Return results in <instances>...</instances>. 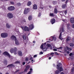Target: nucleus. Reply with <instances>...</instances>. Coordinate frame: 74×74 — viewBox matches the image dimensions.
<instances>
[{
  "mask_svg": "<svg viewBox=\"0 0 74 74\" xmlns=\"http://www.w3.org/2000/svg\"><path fill=\"white\" fill-rule=\"evenodd\" d=\"M45 45H46V42L44 44H42L40 46V48L43 49V51H45L48 49V47H46L45 48H44V47H45Z\"/></svg>",
  "mask_w": 74,
  "mask_h": 74,
  "instance_id": "f257e3e1",
  "label": "nucleus"
},
{
  "mask_svg": "<svg viewBox=\"0 0 74 74\" xmlns=\"http://www.w3.org/2000/svg\"><path fill=\"white\" fill-rule=\"evenodd\" d=\"M8 34L7 33H2L1 34V36L2 38H6L8 37Z\"/></svg>",
  "mask_w": 74,
  "mask_h": 74,
  "instance_id": "f03ea898",
  "label": "nucleus"
},
{
  "mask_svg": "<svg viewBox=\"0 0 74 74\" xmlns=\"http://www.w3.org/2000/svg\"><path fill=\"white\" fill-rule=\"evenodd\" d=\"M7 16L8 19H11L13 18V14L11 13H8L7 14Z\"/></svg>",
  "mask_w": 74,
  "mask_h": 74,
  "instance_id": "7ed1b4c3",
  "label": "nucleus"
},
{
  "mask_svg": "<svg viewBox=\"0 0 74 74\" xmlns=\"http://www.w3.org/2000/svg\"><path fill=\"white\" fill-rule=\"evenodd\" d=\"M60 66V63H59L58 64L57 66V69H58V70H59V71H62L63 70V68L62 67H60L59 69V67Z\"/></svg>",
  "mask_w": 74,
  "mask_h": 74,
  "instance_id": "20e7f679",
  "label": "nucleus"
},
{
  "mask_svg": "<svg viewBox=\"0 0 74 74\" xmlns=\"http://www.w3.org/2000/svg\"><path fill=\"white\" fill-rule=\"evenodd\" d=\"M21 27L22 28L23 30H24V31H29V27H27L25 26L24 28V27L21 26Z\"/></svg>",
  "mask_w": 74,
  "mask_h": 74,
  "instance_id": "39448f33",
  "label": "nucleus"
},
{
  "mask_svg": "<svg viewBox=\"0 0 74 74\" xmlns=\"http://www.w3.org/2000/svg\"><path fill=\"white\" fill-rule=\"evenodd\" d=\"M29 8H26L25 9L24 12V14H27V13L29 12Z\"/></svg>",
  "mask_w": 74,
  "mask_h": 74,
  "instance_id": "423d86ee",
  "label": "nucleus"
},
{
  "mask_svg": "<svg viewBox=\"0 0 74 74\" xmlns=\"http://www.w3.org/2000/svg\"><path fill=\"white\" fill-rule=\"evenodd\" d=\"M8 9L9 11H13L15 10V7L14 6H10L8 7Z\"/></svg>",
  "mask_w": 74,
  "mask_h": 74,
  "instance_id": "0eeeda50",
  "label": "nucleus"
},
{
  "mask_svg": "<svg viewBox=\"0 0 74 74\" xmlns=\"http://www.w3.org/2000/svg\"><path fill=\"white\" fill-rule=\"evenodd\" d=\"M3 54L4 55H7L8 57L10 58V55L9 53L7 51H5L3 53Z\"/></svg>",
  "mask_w": 74,
  "mask_h": 74,
  "instance_id": "6e6552de",
  "label": "nucleus"
},
{
  "mask_svg": "<svg viewBox=\"0 0 74 74\" xmlns=\"http://www.w3.org/2000/svg\"><path fill=\"white\" fill-rule=\"evenodd\" d=\"M13 50L14 51V53L15 55H16L17 53V48L16 47H14V48Z\"/></svg>",
  "mask_w": 74,
  "mask_h": 74,
  "instance_id": "1a4fd4ad",
  "label": "nucleus"
},
{
  "mask_svg": "<svg viewBox=\"0 0 74 74\" xmlns=\"http://www.w3.org/2000/svg\"><path fill=\"white\" fill-rule=\"evenodd\" d=\"M34 28V26L33 25L31 24L29 26V30H32Z\"/></svg>",
  "mask_w": 74,
  "mask_h": 74,
  "instance_id": "9d476101",
  "label": "nucleus"
},
{
  "mask_svg": "<svg viewBox=\"0 0 74 74\" xmlns=\"http://www.w3.org/2000/svg\"><path fill=\"white\" fill-rule=\"evenodd\" d=\"M30 66H27L26 68L24 70L25 72H27V70H29V69H30Z\"/></svg>",
  "mask_w": 74,
  "mask_h": 74,
  "instance_id": "9b49d317",
  "label": "nucleus"
},
{
  "mask_svg": "<svg viewBox=\"0 0 74 74\" xmlns=\"http://www.w3.org/2000/svg\"><path fill=\"white\" fill-rule=\"evenodd\" d=\"M11 38V39H12V40H14L15 41L16 40V37L14 35L12 36Z\"/></svg>",
  "mask_w": 74,
  "mask_h": 74,
  "instance_id": "f8f14e48",
  "label": "nucleus"
},
{
  "mask_svg": "<svg viewBox=\"0 0 74 74\" xmlns=\"http://www.w3.org/2000/svg\"><path fill=\"white\" fill-rule=\"evenodd\" d=\"M55 22V19L54 18H52L51 19V22L52 24H53Z\"/></svg>",
  "mask_w": 74,
  "mask_h": 74,
  "instance_id": "ddd939ff",
  "label": "nucleus"
},
{
  "mask_svg": "<svg viewBox=\"0 0 74 74\" xmlns=\"http://www.w3.org/2000/svg\"><path fill=\"white\" fill-rule=\"evenodd\" d=\"M70 21H71V23H74V18L72 17L70 19Z\"/></svg>",
  "mask_w": 74,
  "mask_h": 74,
  "instance_id": "4468645a",
  "label": "nucleus"
},
{
  "mask_svg": "<svg viewBox=\"0 0 74 74\" xmlns=\"http://www.w3.org/2000/svg\"><path fill=\"white\" fill-rule=\"evenodd\" d=\"M6 27L7 29H10L11 27V26L9 25V24L7 23L6 25Z\"/></svg>",
  "mask_w": 74,
  "mask_h": 74,
  "instance_id": "2eb2a0df",
  "label": "nucleus"
},
{
  "mask_svg": "<svg viewBox=\"0 0 74 74\" xmlns=\"http://www.w3.org/2000/svg\"><path fill=\"white\" fill-rule=\"evenodd\" d=\"M33 8L34 10H37V6L36 5H33Z\"/></svg>",
  "mask_w": 74,
  "mask_h": 74,
  "instance_id": "dca6fc26",
  "label": "nucleus"
},
{
  "mask_svg": "<svg viewBox=\"0 0 74 74\" xmlns=\"http://www.w3.org/2000/svg\"><path fill=\"white\" fill-rule=\"evenodd\" d=\"M74 71V68L73 67L71 69V72L70 73V74H73Z\"/></svg>",
  "mask_w": 74,
  "mask_h": 74,
  "instance_id": "f3484780",
  "label": "nucleus"
},
{
  "mask_svg": "<svg viewBox=\"0 0 74 74\" xmlns=\"http://www.w3.org/2000/svg\"><path fill=\"white\" fill-rule=\"evenodd\" d=\"M15 42L16 45H19V42L17 40V39H16L15 40Z\"/></svg>",
  "mask_w": 74,
  "mask_h": 74,
  "instance_id": "a211bd4d",
  "label": "nucleus"
},
{
  "mask_svg": "<svg viewBox=\"0 0 74 74\" xmlns=\"http://www.w3.org/2000/svg\"><path fill=\"white\" fill-rule=\"evenodd\" d=\"M14 49L12 48L10 50V52L11 53H12L13 52H14Z\"/></svg>",
  "mask_w": 74,
  "mask_h": 74,
  "instance_id": "6ab92c4d",
  "label": "nucleus"
},
{
  "mask_svg": "<svg viewBox=\"0 0 74 74\" xmlns=\"http://www.w3.org/2000/svg\"><path fill=\"white\" fill-rule=\"evenodd\" d=\"M14 65L13 64H11L8 65L7 67H9L10 68V67H14Z\"/></svg>",
  "mask_w": 74,
  "mask_h": 74,
  "instance_id": "aec40b11",
  "label": "nucleus"
},
{
  "mask_svg": "<svg viewBox=\"0 0 74 74\" xmlns=\"http://www.w3.org/2000/svg\"><path fill=\"white\" fill-rule=\"evenodd\" d=\"M61 36H62V32H61L60 34L59 38L60 39V40H63V39L62 38Z\"/></svg>",
  "mask_w": 74,
  "mask_h": 74,
  "instance_id": "412c9836",
  "label": "nucleus"
},
{
  "mask_svg": "<svg viewBox=\"0 0 74 74\" xmlns=\"http://www.w3.org/2000/svg\"><path fill=\"white\" fill-rule=\"evenodd\" d=\"M31 4H32V2H31L30 1H29L27 3V5L28 6H29Z\"/></svg>",
  "mask_w": 74,
  "mask_h": 74,
  "instance_id": "4be33fe9",
  "label": "nucleus"
},
{
  "mask_svg": "<svg viewBox=\"0 0 74 74\" xmlns=\"http://www.w3.org/2000/svg\"><path fill=\"white\" fill-rule=\"evenodd\" d=\"M32 71H33V69L32 68H31L30 69V71L27 74H31V73H32Z\"/></svg>",
  "mask_w": 74,
  "mask_h": 74,
  "instance_id": "5701e85b",
  "label": "nucleus"
},
{
  "mask_svg": "<svg viewBox=\"0 0 74 74\" xmlns=\"http://www.w3.org/2000/svg\"><path fill=\"white\" fill-rule=\"evenodd\" d=\"M66 48L68 51H71L72 49L68 47H66Z\"/></svg>",
  "mask_w": 74,
  "mask_h": 74,
  "instance_id": "b1692460",
  "label": "nucleus"
},
{
  "mask_svg": "<svg viewBox=\"0 0 74 74\" xmlns=\"http://www.w3.org/2000/svg\"><path fill=\"white\" fill-rule=\"evenodd\" d=\"M66 4H63L62 5V8H66Z\"/></svg>",
  "mask_w": 74,
  "mask_h": 74,
  "instance_id": "393cba45",
  "label": "nucleus"
},
{
  "mask_svg": "<svg viewBox=\"0 0 74 74\" xmlns=\"http://www.w3.org/2000/svg\"><path fill=\"white\" fill-rule=\"evenodd\" d=\"M18 54L19 56H22V53L21 51L18 52Z\"/></svg>",
  "mask_w": 74,
  "mask_h": 74,
  "instance_id": "a878e982",
  "label": "nucleus"
},
{
  "mask_svg": "<svg viewBox=\"0 0 74 74\" xmlns=\"http://www.w3.org/2000/svg\"><path fill=\"white\" fill-rule=\"evenodd\" d=\"M32 19V16H30L28 17V20L29 21H30Z\"/></svg>",
  "mask_w": 74,
  "mask_h": 74,
  "instance_id": "bb28decb",
  "label": "nucleus"
},
{
  "mask_svg": "<svg viewBox=\"0 0 74 74\" xmlns=\"http://www.w3.org/2000/svg\"><path fill=\"white\" fill-rule=\"evenodd\" d=\"M70 40H71V38L69 37H68L66 39L67 41H70Z\"/></svg>",
  "mask_w": 74,
  "mask_h": 74,
  "instance_id": "cd10ccee",
  "label": "nucleus"
},
{
  "mask_svg": "<svg viewBox=\"0 0 74 74\" xmlns=\"http://www.w3.org/2000/svg\"><path fill=\"white\" fill-rule=\"evenodd\" d=\"M23 38L24 40H26V36L24 35L23 36Z\"/></svg>",
  "mask_w": 74,
  "mask_h": 74,
  "instance_id": "c85d7f7f",
  "label": "nucleus"
},
{
  "mask_svg": "<svg viewBox=\"0 0 74 74\" xmlns=\"http://www.w3.org/2000/svg\"><path fill=\"white\" fill-rule=\"evenodd\" d=\"M53 40H54V41H56V38L55 37V36H54L52 37Z\"/></svg>",
  "mask_w": 74,
  "mask_h": 74,
  "instance_id": "c756f323",
  "label": "nucleus"
},
{
  "mask_svg": "<svg viewBox=\"0 0 74 74\" xmlns=\"http://www.w3.org/2000/svg\"><path fill=\"white\" fill-rule=\"evenodd\" d=\"M54 13L55 14H57L58 13V10H57V9H55L54 10Z\"/></svg>",
  "mask_w": 74,
  "mask_h": 74,
  "instance_id": "7c9ffc66",
  "label": "nucleus"
},
{
  "mask_svg": "<svg viewBox=\"0 0 74 74\" xmlns=\"http://www.w3.org/2000/svg\"><path fill=\"white\" fill-rule=\"evenodd\" d=\"M64 31V29H63V28L62 27L61 28V29H60V32H63Z\"/></svg>",
  "mask_w": 74,
  "mask_h": 74,
  "instance_id": "2f4dec72",
  "label": "nucleus"
},
{
  "mask_svg": "<svg viewBox=\"0 0 74 74\" xmlns=\"http://www.w3.org/2000/svg\"><path fill=\"white\" fill-rule=\"evenodd\" d=\"M21 62L18 61H16L15 62V63L16 64H18H18H20V63Z\"/></svg>",
  "mask_w": 74,
  "mask_h": 74,
  "instance_id": "473e14b6",
  "label": "nucleus"
},
{
  "mask_svg": "<svg viewBox=\"0 0 74 74\" xmlns=\"http://www.w3.org/2000/svg\"><path fill=\"white\" fill-rule=\"evenodd\" d=\"M25 60V61H28V60H29V58L27 57H26Z\"/></svg>",
  "mask_w": 74,
  "mask_h": 74,
  "instance_id": "72a5a7b5",
  "label": "nucleus"
},
{
  "mask_svg": "<svg viewBox=\"0 0 74 74\" xmlns=\"http://www.w3.org/2000/svg\"><path fill=\"white\" fill-rule=\"evenodd\" d=\"M46 45L48 47H51V45H50V44H48V43Z\"/></svg>",
  "mask_w": 74,
  "mask_h": 74,
  "instance_id": "f704fd0d",
  "label": "nucleus"
},
{
  "mask_svg": "<svg viewBox=\"0 0 74 74\" xmlns=\"http://www.w3.org/2000/svg\"><path fill=\"white\" fill-rule=\"evenodd\" d=\"M49 15L51 16H53V13H50Z\"/></svg>",
  "mask_w": 74,
  "mask_h": 74,
  "instance_id": "c9c22d12",
  "label": "nucleus"
},
{
  "mask_svg": "<svg viewBox=\"0 0 74 74\" xmlns=\"http://www.w3.org/2000/svg\"><path fill=\"white\" fill-rule=\"evenodd\" d=\"M21 4L20 3H17V5L18 6H21Z\"/></svg>",
  "mask_w": 74,
  "mask_h": 74,
  "instance_id": "e433bc0d",
  "label": "nucleus"
},
{
  "mask_svg": "<svg viewBox=\"0 0 74 74\" xmlns=\"http://www.w3.org/2000/svg\"><path fill=\"white\" fill-rule=\"evenodd\" d=\"M70 47H73L74 46V44L73 43H71L70 44Z\"/></svg>",
  "mask_w": 74,
  "mask_h": 74,
  "instance_id": "4c0bfd02",
  "label": "nucleus"
},
{
  "mask_svg": "<svg viewBox=\"0 0 74 74\" xmlns=\"http://www.w3.org/2000/svg\"><path fill=\"white\" fill-rule=\"evenodd\" d=\"M56 48V49H63V47H60L58 48Z\"/></svg>",
  "mask_w": 74,
  "mask_h": 74,
  "instance_id": "58836bf2",
  "label": "nucleus"
},
{
  "mask_svg": "<svg viewBox=\"0 0 74 74\" xmlns=\"http://www.w3.org/2000/svg\"><path fill=\"white\" fill-rule=\"evenodd\" d=\"M55 73H56V74H58V73H59V71L57 70V71H56Z\"/></svg>",
  "mask_w": 74,
  "mask_h": 74,
  "instance_id": "ea45409f",
  "label": "nucleus"
},
{
  "mask_svg": "<svg viewBox=\"0 0 74 74\" xmlns=\"http://www.w3.org/2000/svg\"><path fill=\"white\" fill-rule=\"evenodd\" d=\"M22 23H23V22H26V20L24 19L22 21Z\"/></svg>",
  "mask_w": 74,
  "mask_h": 74,
  "instance_id": "a19ab883",
  "label": "nucleus"
},
{
  "mask_svg": "<svg viewBox=\"0 0 74 74\" xmlns=\"http://www.w3.org/2000/svg\"><path fill=\"white\" fill-rule=\"evenodd\" d=\"M43 53V52H42V51H41L39 53V55H42Z\"/></svg>",
  "mask_w": 74,
  "mask_h": 74,
  "instance_id": "79ce46f5",
  "label": "nucleus"
},
{
  "mask_svg": "<svg viewBox=\"0 0 74 74\" xmlns=\"http://www.w3.org/2000/svg\"><path fill=\"white\" fill-rule=\"evenodd\" d=\"M64 13V14L66 15V14H67V10H66L65 11Z\"/></svg>",
  "mask_w": 74,
  "mask_h": 74,
  "instance_id": "37998d69",
  "label": "nucleus"
},
{
  "mask_svg": "<svg viewBox=\"0 0 74 74\" xmlns=\"http://www.w3.org/2000/svg\"><path fill=\"white\" fill-rule=\"evenodd\" d=\"M62 21H63L64 22H66V20L63 19L62 20Z\"/></svg>",
  "mask_w": 74,
  "mask_h": 74,
  "instance_id": "c03bdc74",
  "label": "nucleus"
},
{
  "mask_svg": "<svg viewBox=\"0 0 74 74\" xmlns=\"http://www.w3.org/2000/svg\"><path fill=\"white\" fill-rule=\"evenodd\" d=\"M55 54H56V55H59V54H58V53L56 52H55Z\"/></svg>",
  "mask_w": 74,
  "mask_h": 74,
  "instance_id": "a18cd8bd",
  "label": "nucleus"
},
{
  "mask_svg": "<svg viewBox=\"0 0 74 74\" xmlns=\"http://www.w3.org/2000/svg\"><path fill=\"white\" fill-rule=\"evenodd\" d=\"M10 3L12 4H14V2H10Z\"/></svg>",
  "mask_w": 74,
  "mask_h": 74,
  "instance_id": "49530a36",
  "label": "nucleus"
},
{
  "mask_svg": "<svg viewBox=\"0 0 74 74\" xmlns=\"http://www.w3.org/2000/svg\"><path fill=\"white\" fill-rule=\"evenodd\" d=\"M72 27L73 28H74V23L72 25Z\"/></svg>",
  "mask_w": 74,
  "mask_h": 74,
  "instance_id": "de8ad7c7",
  "label": "nucleus"
},
{
  "mask_svg": "<svg viewBox=\"0 0 74 74\" xmlns=\"http://www.w3.org/2000/svg\"><path fill=\"white\" fill-rule=\"evenodd\" d=\"M53 50L54 51H57V49H53Z\"/></svg>",
  "mask_w": 74,
  "mask_h": 74,
  "instance_id": "09e8293b",
  "label": "nucleus"
},
{
  "mask_svg": "<svg viewBox=\"0 0 74 74\" xmlns=\"http://www.w3.org/2000/svg\"><path fill=\"white\" fill-rule=\"evenodd\" d=\"M69 25H67V28L68 29H70V27H69Z\"/></svg>",
  "mask_w": 74,
  "mask_h": 74,
  "instance_id": "8fccbe9b",
  "label": "nucleus"
},
{
  "mask_svg": "<svg viewBox=\"0 0 74 74\" xmlns=\"http://www.w3.org/2000/svg\"><path fill=\"white\" fill-rule=\"evenodd\" d=\"M51 55H54V53H51L50 54Z\"/></svg>",
  "mask_w": 74,
  "mask_h": 74,
  "instance_id": "3c124183",
  "label": "nucleus"
},
{
  "mask_svg": "<svg viewBox=\"0 0 74 74\" xmlns=\"http://www.w3.org/2000/svg\"><path fill=\"white\" fill-rule=\"evenodd\" d=\"M41 13H39V15H38V16H39V17L40 16H41Z\"/></svg>",
  "mask_w": 74,
  "mask_h": 74,
  "instance_id": "603ef678",
  "label": "nucleus"
},
{
  "mask_svg": "<svg viewBox=\"0 0 74 74\" xmlns=\"http://www.w3.org/2000/svg\"><path fill=\"white\" fill-rule=\"evenodd\" d=\"M67 53H68V54H69V53H70V51H68L66 52Z\"/></svg>",
  "mask_w": 74,
  "mask_h": 74,
  "instance_id": "864d4df0",
  "label": "nucleus"
},
{
  "mask_svg": "<svg viewBox=\"0 0 74 74\" xmlns=\"http://www.w3.org/2000/svg\"><path fill=\"white\" fill-rule=\"evenodd\" d=\"M25 62H23V65H25Z\"/></svg>",
  "mask_w": 74,
  "mask_h": 74,
  "instance_id": "5fc2aeb1",
  "label": "nucleus"
},
{
  "mask_svg": "<svg viewBox=\"0 0 74 74\" xmlns=\"http://www.w3.org/2000/svg\"><path fill=\"white\" fill-rule=\"evenodd\" d=\"M37 56V55H35L34 56V58H36V57Z\"/></svg>",
  "mask_w": 74,
  "mask_h": 74,
  "instance_id": "6e6d98bb",
  "label": "nucleus"
},
{
  "mask_svg": "<svg viewBox=\"0 0 74 74\" xmlns=\"http://www.w3.org/2000/svg\"><path fill=\"white\" fill-rule=\"evenodd\" d=\"M58 49V51H59V52H62L61 51H60V49Z\"/></svg>",
  "mask_w": 74,
  "mask_h": 74,
  "instance_id": "4d7b16f0",
  "label": "nucleus"
},
{
  "mask_svg": "<svg viewBox=\"0 0 74 74\" xmlns=\"http://www.w3.org/2000/svg\"><path fill=\"white\" fill-rule=\"evenodd\" d=\"M18 71H19V70H16V71L15 72V73H16V72H18Z\"/></svg>",
  "mask_w": 74,
  "mask_h": 74,
  "instance_id": "13d9d810",
  "label": "nucleus"
},
{
  "mask_svg": "<svg viewBox=\"0 0 74 74\" xmlns=\"http://www.w3.org/2000/svg\"><path fill=\"white\" fill-rule=\"evenodd\" d=\"M71 55H72V53H71L69 54V56H71Z\"/></svg>",
  "mask_w": 74,
  "mask_h": 74,
  "instance_id": "bf43d9fd",
  "label": "nucleus"
},
{
  "mask_svg": "<svg viewBox=\"0 0 74 74\" xmlns=\"http://www.w3.org/2000/svg\"><path fill=\"white\" fill-rule=\"evenodd\" d=\"M32 59H33V58L32 57H31L30 59L29 60H32Z\"/></svg>",
  "mask_w": 74,
  "mask_h": 74,
  "instance_id": "052dcab7",
  "label": "nucleus"
},
{
  "mask_svg": "<svg viewBox=\"0 0 74 74\" xmlns=\"http://www.w3.org/2000/svg\"><path fill=\"white\" fill-rule=\"evenodd\" d=\"M49 60H50V59H51V57H49Z\"/></svg>",
  "mask_w": 74,
  "mask_h": 74,
  "instance_id": "680f3d73",
  "label": "nucleus"
},
{
  "mask_svg": "<svg viewBox=\"0 0 74 74\" xmlns=\"http://www.w3.org/2000/svg\"><path fill=\"white\" fill-rule=\"evenodd\" d=\"M68 2V0H67L66 1V3H67Z\"/></svg>",
  "mask_w": 74,
  "mask_h": 74,
  "instance_id": "e2e57ef3",
  "label": "nucleus"
},
{
  "mask_svg": "<svg viewBox=\"0 0 74 74\" xmlns=\"http://www.w3.org/2000/svg\"><path fill=\"white\" fill-rule=\"evenodd\" d=\"M33 43H36V41H33Z\"/></svg>",
  "mask_w": 74,
  "mask_h": 74,
  "instance_id": "0e129e2a",
  "label": "nucleus"
},
{
  "mask_svg": "<svg viewBox=\"0 0 74 74\" xmlns=\"http://www.w3.org/2000/svg\"><path fill=\"white\" fill-rule=\"evenodd\" d=\"M61 74H64V73H63V72H61Z\"/></svg>",
  "mask_w": 74,
  "mask_h": 74,
  "instance_id": "69168bd1",
  "label": "nucleus"
},
{
  "mask_svg": "<svg viewBox=\"0 0 74 74\" xmlns=\"http://www.w3.org/2000/svg\"><path fill=\"white\" fill-rule=\"evenodd\" d=\"M62 1H66V0H62Z\"/></svg>",
  "mask_w": 74,
  "mask_h": 74,
  "instance_id": "338daca9",
  "label": "nucleus"
},
{
  "mask_svg": "<svg viewBox=\"0 0 74 74\" xmlns=\"http://www.w3.org/2000/svg\"><path fill=\"white\" fill-rule=\"evenodd\" d=\"M41 8H42V9H43V7H40Z\"/></svg>",
  "mask_w": 74,
  "mask_h": 74,
  "instance_id": "774afa93",
  "label": "nucleus"
}]
</instances>
